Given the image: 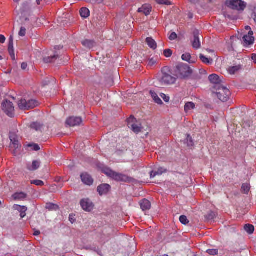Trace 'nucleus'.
Returning a JSON list of instances; mask_svg holds the SVG:
<instances>
[{
	"mask_svg": "<svg viewBox=\"0 0 256 256\" xmlns=\"http://www.w3.org/2000/svg\"><path fill=\"white\" fill-rule=\"evenodd\" d=\"M193 72L192 68L187 64H180L174 68L173 74L177 79L189 78Z\"/></svg>",
	"mask_w": 256,
	"mask_h": 256,
	"instance_id": "f257e3e1",
	"label": "nucleus"
},
{
	"mask_svg": "<svg viewBox=\"0 0 256 256\" xmlns=\"http://www.w3.org/2000/svg\"><path fill=\"white\" fill-rule=\"evenodd\" d=\"M106 174L108 176L117 182L130 183L134 182V179L132 177L128 176L124 174L116 172L110 170H107Z\"/></svg>",
	"mask_w": 256,
	"mask_h": 256,
	"instance_id": "f03ea898",
	"label": "nucleus"
},
{
	"mask_svg": "<svg viewBox=\"0 0 256 256\" xmlns=\"http://www.w3.org/2000/svg\"><path fill=\"white\" fill-rule=\"evenodd\" d=\"M214 89L216 92L213 91L216 94L218 99L222 102H226L230 95V92L226 87L222 86L221 84L214 86Z\"/></svg>",
	"mask_w": 256,
	"mask_h": 256,
	"instance_id": "7ed1b4c3",
	"label": "nucleus"
},
{
	"mask_svg": "<svg viewBox=\"0 0 256 256\" xmlns=\"http://www.w3.org/2000/svg\"><path fill=\"white\" fill-rule=\"evenodd\" d=\"M168 68H164L162 70V75L159 78L160 82L164 85H169L174 84L176 80V78L172 76L166 72Z\"/></svg>",
	"mask_w": 256,
	"mask_h": 256,
	"instance_id": "20e7f679",
	"label": "nucleus"
},
{
	"mask_svg": "<svg viewBox=\"0 0 256 256\" xmlns=\"http://www.w3.org/2000/svg\"><path fill=\"white\" fill-rule=\"evenodd\" d=\"M226 4L232 10H243L246 8L244 2L240 0H230L226 1Z\"/></svg>",
	"mask_w": 256,
	"mask_h": 256,
	"instance_id": "39448f33",
	"label": "nucleus"
},
{
	"mask_svg": "<svg viewBox=\"0 0 256 256\" xmlns=\"http://www.w3.org/2000/svg\"><path fill=\"white\" fill-rule=\"evenodd\" d=\"M2 110L9 116L13 117L14 115V108L10 101L4 100L2 104Z\"/></svg>",
	"mask_w": 256,
	"mask_h": 256,
	"instance_id": "423d86ee",
	"label": "nucleus"
},
{
	"mask_svg": "<svg viewBox=\"0 0 256 256\" xmlns=\"http://www.w3.org/2000/svg\"><path fill=\"white\" fill-rule=\"evenodd\" d=\"M128 126L135 133H138L140 131V127L136 124V119L130 116L127 120Z\"/></svg>",
	"mask_w": 256,
	"mask_h": 256,
	"instance_id": "0eeeda50",
	"label": "nucleus"
},
{
	"mask_svg": "<svg viewBox=\"0 0 256 256\" xmlns=\"http://www.w3.org/2000/svg\"><path fill=\"white\" fill-rule=\"evenodd\" d=\"M80 205L82 208L87 212L92 211L94 205L92 202L88 199H83L80 201Z\"/></svg>",
	"mask_w": 256,
	"mask_h": 256,
	"instance_id": "6e6552de",
	"label": "nucleus"
},
{
	"mask_svg": "<svg viewBox=\"0 0 256 256\" xmlns=\"http://www.w3.org/2000/svg\"><path fill=\"white\" fill-rule=\"evenodd\" d=\"M253 34V32L250 30L248 34L244 35L243 36L242 40L244 46H248L254 44V38L252 36Z\"/></svg>",
	"mask_w": 256,
	"mask_h": 256,
	"instance_id": "1a4fd4ad",
	"label": "nucleus"
},
{
	"mask_svg": "<svg viewBox=\"0 0 256 256\" xmlns=\"http://www.w3.org/2000/svg\"><path fill=\"white\" fill-rule=\"evenodd\" d=\"M82 122V119L80 117L72 116L69 118L66 121V124L70 126H79Z\"/></svg>",
	"mask_w": 256,
	"mask_h": 256,
	"instance_id": "9d476101",
	"label": "nucleus"
},
{
	"mask_svg": "<svg viewBox=\"0 0 256 256\" xmlns=\"http://www.w3.org/2000/svg\"><path fill=\"white\" fill-rule=\"evenodd\" d=\"M41 162L40 160H34L32 163L28 162L26 164V169L30 172H34L40 167Z\"/></svg>",
	"mask_w": 256,
	"mask_h": 256,
	"instance_id": "9b49d317",
	"label": "nucleus"
},
{
	"mask_svg": "<svg viewBox=\"0 0 256 256\" xmlns=\"http://www.w3.org/2000/svg\"><path fill=\"white\" fill-rule=\"evenodd\" d=\"M193 48L198 49L200 47V42L199 38V32L195 30L194 32V40L192 41Z\"/></svg>",
	"mask_w": 256,
	"mask_h": 256,
	"instance_id": "f8f14e48",
	"label": "nucleus"
},
{
	"mask_svg": "<svg viewBox=\"0 0 256 256\" xmlns=\"http://www.w3.org/2000/svg\"><path fill=\"white\" fill-rule=\"evenodd\" d=\"M82 182L90 186L93 184L94 180L92 176L86 172L82 173L80 175Z\"/></svg>",
	"mask_w": 256,
	"mask_h": 256,
	"instance_id": "ddd939ff",
	"label": "nucleus"
},
{
	"mask_svg": "<svg viewBox=\"0 0 256 256\" xmlns=\"http://www.w3.org/2000/svg\"><path fill=\"white\" fill-rule=\"evenodd\" d=\"M110 186L108 184H102L99 186L97 188L98 194L102 196L106 194L110 190Z\"/></svg>",
	"mask_w": 256,
	"mask_h": 256,
	"instance_id": "4468645a",
	"label": "nucleus"
},
{
	"mask_svg": "<svg viewBox=\"0 0 256 256\" xmlns=\"http://www.w3.org/2000/svg\"><path fill=\"white\" fill-rule=\"evenodd\" d=\"M209 80L214 84V86L217 84H220L221 80L219 76L216 74H210L208 76Z\"/></svg>",
	"mask_w": 256,
	"mask_h": 256,
	"instance_id": "2eb2a0df",
	"label": "nucleus"
},
{
	"mask_svg": "<svg viewBox=\"0 0 256 256\" xmlns=\"http://www.w3.org/2000/svg\"><path fill=\"white\" fill-rule=\"evenodd\" d=\"M14 208L20 213V216L22 218H24L26 216V212L27 210V208L26 206L15 205Z\"/></svg>",
	"mask_w": 256,
	"mask_h": 256,
	"instance_id": "dca6fc26",
	"label": "nucleus"
},
{
	"mask_svg": "<svg viewBox=\"0 0 256 256\" xmlns=\"http://www.w3.org/2000/svg\"><path fill=\"white\" fill-rule=\"evenodd\" d=\"M151 7L148 5H144L138 9V12L143 13L146 16H148L151 12Z\"/></svg>",
	"mask_w": 256,
	"mask_h": 256,
	"instance_id": "f3484780",
	"label": "nucleus"
},
{
	"mask_svg": "<svg viewBox=\"0 0 256 256\" xmlns=\"http://www.w3.org/2000/svg\"><path fill=\"white\" fill-rule=\"evenodd\" d=\"M140 206L144 211L149 210L151 206L150 202L146 199H144L140 202Z\"/></svg>",
	"mask_w": 256,
	"mask_h": 256,
	"instance_id": "a211bd4d",
	"label": "nucleus"
},
{
	"mask_svg": "<svg viewBox=\"0 0 256 256\" xmlns=\"http://www.w3.org/2000/svg\"><path fill=\"white\" fill-rule=\"evenodd\" d=\"M94 40H84L82 41V44L84 46L90 49L94 46Z\"/></svg>",
	"mask_w": 256,
	"mask_h": 256,
	"instance_id": "6ab92c4d",
	"label": "nucleus"
},
{
	"mask_svg": "<svg viewBox=\"0 0 256 256\" xmlns=\"http://www.w3.org/2000/svg\"><path fill=\"white\" fill-rule=\"evenodd\" d=\"M146 40L150 48L154 50L156 49L157 45L156 42L154 39H152V38H147Z\"/></svg>",
	"mask_w": 256,
	"mask_h": 256,
	"instance_id": "aec40b11",
	"label": "nucleus"
},
{
	"mask_svg": "<svg viewBox=\"0 0 256 256\" xmlns=\"http://www.w3.org/2000/svg\"><path fill=\"white\" fill-rule=\"evenodd\" d=\"M8 50L12 59L14 60L16 58L14 48V42H8Z\"/></svg>",
	"mask_w": 256,
	"mask_h": 256,
	"instance_id": "412c9836",
	"label": "nucleus"
},
{
	"mask_svg": "<svg viewBox=\"0 0 256 256\" xmlns=\"http://www.w3.org/2000/svg\"><path fill=\"white\" fill-rule=\"evenodd\" d=\"M27 110L34 108L38 106V102L34 100H30L27 101Z\"/></svg>",
	"mask_w": 256,
	"mask_h": 256,
	"instance_id": "4be33fe9",
	"label": "nucleus"
},
{
	"mask_svg": "<svg viewBox=\"0 0 256 256\" xmlns=\"http://www.w3.org/2000/svg\"><path fill=\"white\" fill-rule=\"evenodd\" d=\"M150 94L154 101L158 104H162V103L161 99L158 96V94L154 91L150 90Z\"/></svg>",
	"mask_w": 256,
	"mask_h": 256,
	"instance_id": "5701e85b",
	"label": "nucleus"
},
{
	"mask_svg": "<svg viewBox=\"0 0 256 256\" xmlns=\"http://www.w3.org/2000/svg\"><path fill=\"white\" fill-rule=\"evenodd\" d=\"M10 148L14 149L12 153L16 156L17 152V150L20 147V144L19 142H12L10 144Z\"/></svg>",
	"mask_w": 256,
	"mask_h": 256,
	"instance_id": "b1692460",
	"label": "nucleus"
},
{
	"mask_svg": "<svg viewBox=\"0 0 256 256\" xmlns=\"http://www.w3.org/2000/svg\"><path fill=\"white\" fill-rule=\"evenodd\" d=\"M18 108L22 110H27V100H21L18 103Z\"/></svg>",
	"mask_w": 256,
	"mask_h": 256,
	"instance_id": "393cba45",
	"label": "nucleus"
},
{
	"mask_svg": "<svg viewBox=\"0 0 256 256\" xmlns=\"http://www.w3.org/2000/svg\"><path fill=\"white\" fill-rule=\"evenodd\" d=\"M26 196V194L23 192H16L13 195L14 198L18 200H23Z\"/></svg>",
	"mask_w": 256,
	"mask_h": 256,
	"instance_id": "a878e982",
	"label": "nucleus"
},
{
	"mask_svg": "<svg viewBox=\"0 0 256 256\" xmlns=\"http://www.w3.org/2000/svg\"><path fill=\"white\" fill-rule=\"evenodd\" d=\"M200 60L204 64H212L213 62V60L212 58H206L204 54H200Z\"/></svg>",
	"mask_w": 256,
	"mask_h": 256,
	"instance_id": "bb28decb",
	"label": "nucleus"
},
{
	"mask_svg": "<svg viewBox=\"0 0 256 256\" xmlns=\"http://www.w3.org/2000/svg\"><path fill=\"white\" fill-rule=\"evenodd\" d=\"M195 108V104L192 102H188L184 106V111L186 112H188L190 110H194Z\"/></svg>",
	"mask_w": 256,
	"mask_h": 256,
	"instance_id": "cd10ccee",
	"label": "nucleus"
},
{
	"mask_svg": "<svg viewBox=\"0 0 256 256\" xmlns=\"http://www.w3.org/2000/svg\"><path fill=\"white\" fill-rule=\"evenodd\" d=\"M80 12V16L84 18H87L90 16V10L86 8H82Z\"/></svg>",
	"mask_w": 256,
	"mask_h": 256,
	"instance_id": "c85d7f7f",
	"label": "nucleus"
},
{
	"mask_svg": "<svg viewBox=\"0 0 256 256\" xmlns=\"http://www.w3.org/2000/svg\"><path fill=\"white\" fill-rule=\"evenodd\" d=\"M244 229L248 234H252L254 230V226L250 224H246L244 226Z\"/></svg>",
	"mask_w": 256,
	"mask_h": 256,
	"instance_id": "c756f323",
	"label": "nucleus"
},
{
	"mask_svg": "<svg viewBox=\"0 0 256 256\" xmlns=\"http://www.w3.org/2000/svg\"><path fill=\"white\" fill-rule=\"evenodd\" d=\"M241 68L240 65L231 66L228 68V72L230 74H234L236 72L238 71Z\"/></svg>",
	"mask_w": 256,
	"mask_h": 256,
	"instance_id": "7c9ffc66",
	"label": "nucleus"
},
{
	"mask_svg": "<svg viewBox=\"0 0 256 256\" xmlns=\"http://www.w3.org/2000/svg\"><path fill=\"white\" fill-rule=\"evenodd\" d=\"M191 56L189 53H185L182 56V58L183 60L186 61L189 63H194V61L190 60Z\"/></svg>",
	"mask_w": 256,
	"mask_h": 256,
	"instance_id": "2f4dec72",
	"label": "nucleus"
},
{
	"mask_svg": "<svg viewBox=\"0 0 256 256\" xmlns=\"http://www.w3.org/2000/svg\"><path fill=\"white\" fill-rule=\"evenodd\" d=\"M42 127V126L38 122H34L30 124V128L36 131L40 130Z\"/></svg>",
	"mask_w": 256,
	"mask_h": 256,
	"instance_id": "473e14b6",
	"label": "nucleus"
},
{
	"mask_svg": "<svg viewBox=\"0 0 256 256\" xmlns=\"http://www.w3.org/2000/svg\"><path fill=\"white\" fill-rule=\"evenodd\" d=\"M184 143L186 144L188 146H192L194 145L192 139L189 134H187Z\"/></svg>",
	"mask_w": 256,
	"mask_h": 256,
	"instance_id": "72a5a7b5",
	"label": "nucleus"
},
{
	"mask_svg": "<svg viewBox=\"0 0 256 256\" xmlns=\"http://www.w3.org/2000/svg\"><path fill=\"white\" fill-rule=\"evenodd\" d=\"M10 139L11 142H18V136L12 132H10Z\"/></svg>",
	"mask_w": 256,
	"mask_h": 256,
	"instance_id": "f704fd0d",
	"label": "nucleus"
},
{
	"mask_svg": "<svg viewBox=\"0 0 256 256\" xmlns=\"http://www.w3.org/2000/svg\"><path fill=\"white\" fill-rule=\"evenodd\" d=\"M216 214L213 212H210L206 216V218L208 220H212L216 218Z\"/></svg>",
	"mask_w": 256,
	"mask_h": 256,
	"instance_id": "c9c22d12",
	"label": "nucleus"
},
{
	"mask_svg": "<svg viewBox=\"0 0 256 256\" xmlns=\"http://www.w3.org/2000/svg\"><path fill=\"white\" fill-rule=\"evenodd\" d=\"M30 184H35L38 186H42L44 185V182L41 180H32L30 181Z\"/></svg>",
	"mask_w": 256,
	"mask_h": 256,
	"instance_id": "e433bc0d",
	"label": "nucleus"
},
{
	"mask_svg": "<svg viewBox=\"0 0 256 256\" xmlns=\"http://www.w3.org/2000/svg\"><path fill=\"white\" fill-rule=\"evenodd\" d=\"M156 2L160 4H165L170 6L172 4V2L168 0H156Z\"/></svg>",
	"mask_w": 256,
	"mask_h": 256,
	"instance_id": "4c0bfd02",
	"label": "nucleus"
},
{
	"mask_svg": "<svg viewBox=\"0 0 256 256\" xmlns=\"http://www.w3.org/2000/svg\"><path fill=\"white\" fill-rule=\"evenodd\" d=\"M180 221L184 224H186L189 222V220H188L186 216L184 215L180 216Z\"/></svg>",
	"mask_w": 256,
	"mask_h": 256,
	"instance_id": "58836bf2",
	"label": "nucleus"
},
{
	"mask_svg": "<svg viewBox=\"0 0 256 256\" xmlns=\"http://www.w3.org/2000/svg\"><path fill=\"white\" fill-rule=\"evenodd\" d=\"M218 249H208L206 250V252L212 256L218 255Z\"/></svg>",
	"mask_w": 256,
	"mask_h": 256,
	"instance_id": "ea45409f",
	"label": "nucleus"
},
{
	"mask_svg": "<svg viewBox=\"0 0 256 256\" xmlns=\"http://www.w3.org/2000/svg\"><path fill=\"white\" fill-rule=\"evenodd\" d=\"M58 57V56L54 55V56H51L50 57H46L44 58V60L45 62H51L53 61V60Z\"/></svg>",
	"mask_w": 256,
	"mask_h": 256,
	"instance_id": "a19ab883",
	"label": "nucleus"
},
{
	"mask_svg": "<svg viewBox=\"0 0 256 256\" xmlns=\"http://www.w3.org/2000/svg\"><path fill=\"white\" fill-rule=\"evenodd\" d=\"M28 147L32 148V149L35 151H38L40 150V146L38 144H29L28 146Z\"/></svg>",
	"mask_w": 256,
	"mask_h": 256,
	"instance_id": "79ce46f5",
	"label": "nucleus"
},
{
	"mask_svg": "<svg viewBox=\"0 0 256 256\" xmlns=\"http://www.w3.org/2000/svg\"><path fill=\"white\" fill-rule=\"evenodd\" d=\"M250 186H249L246 184H242V189L244 192L246 194L248 193V192L250 190Z\"/></svg>",
	"mask_w": 256,
	"mask_h": 256,
	"instance_id": "37998d69",
	"label": "nucleus"
},
{
	"mask_svg": "<svg viewBox=\"0 0 256 256\" xmlns=\"http://www.w3.org/2000/svg\"><path fill=\"white\" fill-rule=\"evenodd\" d=\"M172 52L170 49H166L164 51V54L166 58H169L172 55Z\"/></svg>",
	"mask_w": 256,
	"mask_h": 256,
	"instance_id": "c03bdc74",
	"label": "nucleus"
},
{
	"mask_svg": "<svg viewBox=\"0 0 256 256\" xmlns=\"http://www.w3.org/2000/svg\"><path fill=\"white\" fill-rule=\"evenodd\" d=\"M26 34V29L24 27H22L20 28V30L18 32V34L20 36H25Z\"/></svg>",
	"mask_w": 256,
	"mask_h": 256,
	"instance_id": "a18cd8bd",
	"label": "nucleus"
},
{
	"mask_svg": "<svg viewBox=\"0 0 256 256\" xmlns=\"http://www.w3.org/2000/svg\"><path fill=\"white\" fill-rule=\"evenodd\" d=\"M156 176H160V174H159L158 170L156 171H152L150 172V178H154Z\"/></svg>",
	"mask_w": 256,
	"mask_h": 256,
	"instance_id": "49530a36",
	"label": "nucleus"
},
{
	"mask_svg": "<svg viewBox=\"0 0 256 256\" xmlns=\"http://www.w3.org/2000/svg\"><path fill=\"white\" fill-rule=\"evenodd\" d=\"M162 98L166 102H168L170 100V97L168 96H167L164 94L162 93L160 94Z\"/></svg>",
	"mask_w": 256,
	"mask_h": 256,
	"instance_id": "de8ad7c7",
	"label": "nucleus"
},
{
	"mask_svg": "<svg viewBox=\"0 0 256 256\" xmlns=\"http://www.w3.org/2000/svg\"><path fill=\"white\" fill-rule=\"evenodd\" d=\"M251 16L256 24V7L254 8Z\"/></svg>",
	"mask_w": 256,
	"mask_h": 256,
	"instance_id": "09e8293b",
	"label": "nucleus"
},
{
	"mask_svg": "<svg viewBox=\"0 0 256 256\" xmlns=\"http://www.w3.org/2000/svg\"><path fill=\"white\" fill-rule=\"evenodd\" d=\"M169 39L171 40H176L177 38V34L176 32H172L169 36Z\"/></svg>",
	"mask_w": 256,
	"mask_h": 256,
	"instance_id": "8fccbe9b",
	"label": "nucleus"
},
{
	"mask_svg": "<svg viewBox=\"0 0 256 256\" xmlns=\"http://www.w3.org/2000/svg\"><path fill=\"white\" fill-rule=\"evenodd\" d=\"M158 172L160 175H161L166 172V170L164 168H158Z\"/></svg>",
	"mask_w": 256,
	"mask_h": 256,
	"instance_id": "3c124183",
	"label": "nucleus"
},
{
	"mask_svg": "<svg viewBox=\"0 0 256 256\" xmlns=\"http://www.w3.org/2000/svg\"><path fill=\"white\" fill-rule=\"evenodd\" d=\"M6 40V38L4 36L0 34V42L3 44L4 42Z\"/></svg>",
	"mask_w": 256,
	"mask_h": 256,
	"instance_id": "603ef678",
	"label": "nucleus"
},
{
	"mask_svg": "<svg viewBox=\"0 0 256 256\" xmlns=\"http://www.w3.org/2000/svg\"><path fill=\"white\" fill-rule=\"evenodd\" d=\"M28 67V64L26 62H23L22 64L21 68L23 70H26Z\"/></svg>",
	"mask_w": 256,
	"mask_h": 256,
	"instance_id": "864d4df0",
	"label": "nucleus"
},
{
	"mask_svg": "<svg viewBox=\"0 0 256 256\" xmlns=\"http://www.w3.org/2000/svg\"><path fill=\"white\" fill-rule=\"evenodd\" d=\"M252 58L254 62L256 64V54H252Z\"/></svg>",
	"mask_w": 256,
	"mask_h": 256,
	"instance_id": "5fc2aeb1",
	"label": "nucleus"
},
{
	"mask_svg": "<svg viewBox=\"0 0 256 256\" xmlns=\"http://www.w3.org/2000/svg\"><path fill=\"white\" fill-rule=\"evenodd\" d=\"M155 63H156V62L153 59H151L149 60L148 64L152 66V65H153Z\"/></svg>",
	"mask_w": 256,
	"mask_h": 256,
	"instance_id": "6e6d98bb",
	"label": "nucleus"
},
{
	"mask_svg": "<svg viewBox=\"0 0 256 256\" xmlns=\"http://www.w3.org/2000/svg\"><path fill=\"white\" fill-rule=\"evenodd\" d=\"M40 234V232L38 230H36L34 232V236H38Z\"/></svg>",
	"mask_w": 256,
	"mask_h": 256,
	"instance_id": "4d7b16f0",
	"label": "nucleus"
},
{
	"mask_svg": "<svg viewBox=\"0 0 256 256\" xmlns=\"http://www.w3.org/2000/svg\"><path fill=\"white\" fill-rule=\"evenodd\" d=\"M188 0L193 4H196L198 2V0Z\"/></svg>",
	"mask_w": 256,
	"mask_h": 256,
	"instance_id": "13d9d810",
	"label": "nucleus"
},
{
	"mask_svg": "<svg viewBox=\"0 0 256 256\" xmlns=\"http://www.w3.org/2000/svg\"><path fill=\"white\" fill-rule=\"evenodd\" d=\"M8 42H14V38L12 36H10L8 40Z\"/></svg>",
	"mask_w": 256,
	"mask_h": 256,
	"instance_id": "bf43d9fd",
	"label": "nucleus"
},
{
	"mask_svg": "<svg viewBox=\"0 0 256 256\" xmlns=\"http://www.w3.org/2000/svg\"><path fill=\"white\" fill-rule=\"evenodd\" d=\"M93 0L94 1L96 2H97L98 4L101 3L103 1V0Z\"/></svg>",
	"mask_w": 256,
	"mask_h": 256,
	"instance_id": "052dcab7",
	"label": "nucleus"
},
{
	"mask_svg": "<svg viewBox=\"0 0 256 256\" xmlns=\"http://www.w3.org/2000/svg\"><path fill=\"white\" fill-rule=\"evenodd\" d=\"M245 28H246V30H249V31H250V30H251V28H250V26H246L245 27Z\"/></svg>",
	"mask_w": 256,
	"mask_h": 256,
	"instance_id": "680f3d73",
	"label": "nucleus"
},
{
	"mask_svg": "<svg viewBox=\"0 0 256 256\" xmlns=\"http://www.w3.org/2000/svg\"><path fill=\"white\" fill-rule=\"evenodd\" d=\"M188 16H189L190 18H192V14H190Z\"/></svg>",
	"mask_w": 256,
	"mask_h": 256,
	"instance_id": "e2e57ef3",
	"label": "nucleus"
},
{
	"mask_svg": "<svg viewBox=\"0 0 256 256\" xmlns=\"http://www.w3.org/2000/svg\"><path fill=\"white\" fill-rule=\"evenodd\" d=\"M20 0H14V2H18L19 1H20Z\"/></svg>",
	"mask_w": 256,
	"mask_h": 256,
	"instance_id": "0e129e2a",
	"label": "nucleus"
},
{
	"mask_svg": "<svg viewBox=\"0 0 256 256\" xmlns=\"http://www.w3.org/2000/svg\"><path fill=\"white\" fill-rule=\"evenodd\" d=\"M70 221L72 222V218H70Z\"/></svg>",
	"mask_w": 256,
	"mask_h": 256,
	"instance_id": "69168bd1",
	"label": "nucleus"
},
{
	"mask_svg": "<svg viewBox=\"0 0 256 256\" xmlns=\"http://www.w3.org/2000/svg\"><path fill=\"white\" fill-rule=\"evenodd\" d=\"M2 56L0 55V60H2Z\"/></svg>",
	"mask_w": 256,
	"mask_h": 256,
	"instance_id": "338daca9",
	"label": "nucleus"
},
{
	"mask_svg": "<svg viewBox=\"0 0 256 256\" xmlns=\"http://www.w3.org/2000/svg\"><path fill=\"white\" fill-rule=\"evenodd\" d=\"M2 204V202L0 200V206Z\"/></svg>",
	"mask_w": 256,
	"mask_h": 256,
	"instance_id": "774afa93",
	"label": "nucleus"
}]
</instances>
